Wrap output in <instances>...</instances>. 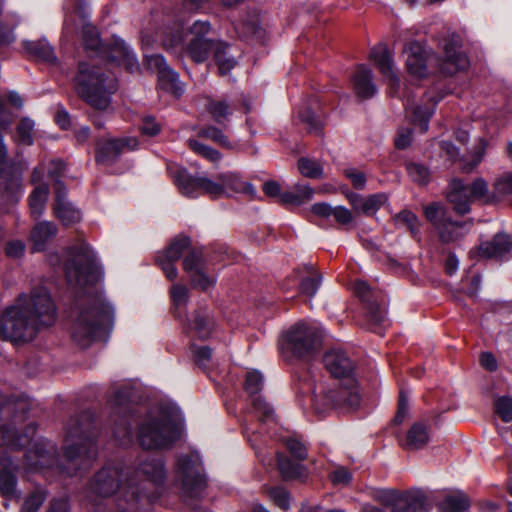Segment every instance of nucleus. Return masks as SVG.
Returning <instances> with one entry per match:
<instances>
[{"instance_id": "nucleus-49", "label": "nucleus", "mask_w": 512, "mask_h": 512, "mask_svg": "<svg viewBox=\"0 0 512 512\" xmlns=\"http://www.w3.org/2000/svg\"><path fill=\"white\" fill-rule=\"evenodd\" d=\"M171 299L175 309V315L181 317L182 310L188 303V289L184 285L175 284L171 288Z\"/></svg>"}, {"instance_id": "nucleus-8", "label": "nucleus", "mask_w": 512, "mask_h": 512, "mask_svg": "<svg viewBox=\"0 0 512 512\" xmlns=\"http://www.w3.org/2000/svg\"><path fill=\"white\" fill-rule=\"evenodd\" d=\"M65 430L64 458L67 462V473L72 476L88 469L96 459V431L93 413L86 410L72 416L67 422Z\"/></svg>"}, {"instance_id": "nucleus-2", "label": "nucleus", "mask_w": 512, "mask_h": 512, "mask_svg": "<svg viewBox=\"0 0 512 512\" xmlns=\"http://www.w3.org/2000/svg\"><path fill=\"white\" fill-rule=\"evenodd\" d=\"M56 320V307L45 287L21 293L15 303L5 309L0 319V334L14 344L33 340L38 332Z\"/></svg>"}, {"instance_id": "nucleus-60", "label": "nucleus", "mask_w": 512, "mask_h": 512, "mask_svg": "<svg viewBox=\"0 0 512 512\" xmlns=\"http://www.w3.org/2000/svg\"><path fill=\"white\" fill-rule=\"evenodd\" d=\"M486 143L484 140H480L477 145L473 148L471 154V160L463 165V170L470 172L473 170L482 160L485 154Z\"/></svg>"}, {"instance_id": "nucleus-23", "label": "nucleus", "mask_w": 512, "mask_h": 512, "mask_svg": "<svg viewBox=\"0 0 512 512\" xmlns=\"http://www.w3.org/2000/svg\"><path fill=\"white\" fill-rule=\"evenodd\" d=\"M183 269L191 284L202 291H208L216 283V277L207 258H183Z\"/></svg>"}, {"instance_id": "nucleus-20", "label": "nucleus", "mask_w": 512, "mask_h": 512, "mask_svg": "<svg viewBox=\"0 0 512 512\" xmlns=\"http://www.w3.org/2000/svg\"><path fill=\"white\" fill-rule=\"evenodd\" d=\"M144 62L149 70L157 73L159 84L163 89L177 97L184 94L185 85L180 80L179 74L167 64L162 55H145Z\"/></svg>"}, {"instance_id": "nucleus-44", "label": "nucleus", "mask_w": 512, "mask_h": 512, "mask_svg": "<svg viewBox=\"0 0 512 512\" xmlns=\"http://www.w3.org/2000/svg\"><path fill=\"white\" fill-rule=\"evenodd\" d=\"M298 170L302 176L311 179H320L323 176V165L318 160L302 157L297 163Z\"/></svg>"}, {"instance_id": "nucleus-46", "label": "nucleus", "mask_w": 512, "mask_h": 512, "mask_svg": "<svg viewBox=\"0 0 512 512\" xmlns=\"http://www.w3.org/2000/svg\"><path fill=\"white\" fill-rule=\"evenodd\" d=\"M311 272L308 276L304 277L300 283V291L302 294L313 297L318 292L321 284H322V275L313 269V267L310 268Z\"/></svg>"}, {"instance_id": "nucleus-53", "label": "nucleus", "mask_w": 512, "mask_h": 512, "mask_svg": "<svg viewBox=\"0 0 512 512\" xmlns=\"http://www.w3.org/2000/svg\"><path fill=\"white\" fill-rule=\"evenodd\" d=\"M409 177L416 183L423 185L428 182L429 170L419 163H408L406 166Z\"/></svg>"}, {"instance_id": "nucleus-11", "label": "nucleus", "mask_w": 512, "mask_h": 512, "mask_svg": "<svg viewBox=\"0 0 512 512\" xmlns=\"http://www.w3.org/2000/svg\"><path fill=\"white\" fill-rule=\"evenodd\" d=\"M82 39L84 48L89 57L100 58L108 63L123 66L127 71L134 73L140 65L133 49L120 37L113 36L111 43L104 44L95 26L83 19Z\"/></svg>"}, {"instance_id": "nucleus-14", "label": "nucleus", "mask_w": 512, "mask_h": 512, "mask_svg": "<svg viewBox=\"0 0 512 512\" xmlns=\"http://www.w3.org/2000/svg\"><path fill=\"white\" fill-rule=\"evenodd\" d=\"M123 471L117 466L106 465L90 481L86 490L87 501L97 512H102L103 502L119 492L123 498L131 496L128 476L122 481Z\"/></svg>"}, {"instance_id": "nucleus-7", "label": "nucleus", "mask_w": 512, "mask_h": 512, "mask_svg": "<svg viewBox=\"0 0 512 512\" xmlns=\"http://www.w3.org/2000/svg\"><path fill=\"white\" fill-rule=\"evenodd\" d=\"M443 58L428 53L418 41L408 43L404 48L406 67L410 75L423 78L427 75V66L436 62L443 76H453L469 67L467 56L461 51V38L455 33L449 34L442 42Z\"/></svg>"}, {"instance_id": "nucleus-43", "label": "nucleus", "mask_w": 512, "mask_h": 512, "mask_svg": "<svg viewBox=\"0 0 512 512\" xmlns=\"http://www.w3.org/2000/svg\"><path fill=\"white\" fill-rule=\"evenodd\" d=\"M206 109L214 121L220 125L229 120L234 110L226 100H209Z\"/></svg>"}, {"instance_id": "nucleus-42", "label": "nucleus", "mask_w": 512, "mask_h": 512, "mask_svg": "<svg viewBox=\"0 0 512 512\" xmlns=\"http://www.w3.org/2000/svg\"><path fill=\"white\" fill-rule=\"evenodd\" d=\"M429 435L427 428L422 423H415L407 433L404 444L407 450H418L427 444Z\"/></svg>"}, {"instance_id": "nucleus-3", "label": "nucleus", "mask_w": 512, "mask_h": 512, "mask_svg": "<svg viewBox=\"0 0 512 512\" xmlns=\"http://www.w3.org/2000/svg\"><path fill=\"white\" fill-rule=\"evenodd\" d=\"M323 364L333 377L340 379L337 389L326 392L321 390L323 395H318L317 387L308 382L300 387L299 393H311V405L318 413H324L334 406H347L352 409L359 407L361 394L354 377V363L346 352L341 349L327 351L323 356Z\"/></svg>"}, {"instance_id": "nucleus-39", "label": "nucleus", "mask_w": 512, "mask_h": 512, "mask_svg": "<svg viewBox=\"0 0 512 512\" xmlns=\"http://www.w3.org/2000/svg\"><path fill=\"white\" fill-rule=\"evenodd\" d=\"M314 190L310 185L297 184L292 190L284 191L281 194L283 205L300 206L312 199Z\"/></svg>"}, {"instance_id": "nucleus-33", "label": "nucleus", "mask_w": 512, "mask_h": 512, "mask_svg": "<svg viewBox=\"0 0 512 512\" xmlns=\"http://www.w3.org/2000/svg\"><path fill=\"white\" fill-rule=\"evenodd\" d=\"M41 443L33 442L32 446L25 454V459L30 469L38 470L48 468L54 463L55 449L53 446L50 449H42Z\"/></svg>"}, {"instance_id": "nucleus-16", "label": "nucleus", "mask_w": 512, "mask_h": 512, "mask_svg": "<svg viewBox=\"0 0 512 512\" xmlns=\"http://www.w3.org/2000/svg\"><path fill=\"white\" fill-rule=\"evenodd\" d=\"M176 477L182 483V490L186 500L202 497L207 481L198 452L191 451L177 457Z\"/></svg>"}, {"instance_id": "nucleus-18", "label": "nucleus", "mask_w": 512, "mask_h": 512, "mask_svg": "<svg viewBox=\"0 0 512 512\" xmlns=\"http://www.w3.org/2000/svg\"><path fill=\"white\" fill-rule=\"evenodd\" d=\"M442 83L438 82L433 88L429 89L424 96L421 104L406 103V113L412 124L418 127L420 132L425 133L429 129V121L434 114L437 103L451 91H443Z\"/></svg>"}, {"instance_id": "nucleus-61", "label": "nucleus", "mask_w": 512, "mask_h": 512, "mask_svg": "<svg viewBox=\"0 0 512 512\" xmlns=\"http://www.w3.org/2000/svg\"><path fill=\"white\" fill-rule=\"evenodd\" d=\"M352 478V473L343 466H337L329 473V479L333 485H348Z\"/></svg>"}, {"instance_id": "nucleus-62", "label": "nucleus", "mask_w": 512, "mask_h": 512, "mask_svg": "<svg viewBox=\"0 0 512 512\" xmlns=\"http://www.w3.org/2000/svg\"><path fill=\"white\" fill-rule=\"evenodd\" d=\"M179 259L180 258H156L155 264L164 272L168 279L174 280L177 276L175 260Z\"/></svg>"}, {"instance_id": "nucleus-22", "label": "nucleus", "mask_w": 512, "mask_h": 512, "mask_svg": "<svg viewBox=\"0 0 512 512\" xmlns=\"http://www.w3.org/2000/svg\"><path fill=\"white\" fill-rule=\"evenodd\" d=\"M138 147V139L132 136L100 141L97 145L96 160L103 165H111L121 154L134 151Z\"/></svg>"}, {"instance_id": "nucleus-58", "label": "nucleus", "mask_w": 512, "mask_h": 512, "mask_svg": "<svg viewBox=\"0 0 512 512\" xmlns=\"http://www.w3.org/2000/svg\"><path fill=\"white\" fill-rule=\"evenodd\" d=\"M495 411L504 422L512 421V398L508 396L500 397L495 402Z\"/></svg>"}, {"instance_id": "nucleus-51", "label": "nucleus", "mask_w": 512, "mask_h": 512, "mask_svg": "<svg viewBox=\"0 0 512 512\" xmlns=\"http://www.w3.org/2000/svg\"><path fill=\"white\" fill-rule=\"evenodd\" d=\"M188 144L191 150L213 163L219 162L222 158L219 151L199 142L198 140L190 139Z\"/></svg>"}, {"instance_id": "nucleus-63", "label": "nucleus", "mask_w": 512, "mask_h": 512, "mask_svg": "<svg viewBox=\"0 0 512 512\" xmlns=\"http://www.w3.org/2000/svg\"><path fill=\"white\" fill-rule=\"evenodd\" d=\"M344 175L351 181L355 189H363L366 185V176L355 168H346Z\"/></svg>"}, {"instance_id": "nucleus-26", "label": "nucleus", "mask_w": 512, "mask_h": 512, "mask_svg": "<svg viewBox=\"0 0 512 512\" xmlns=\"http://www.w3.org/2000/svg\"><path fill=\"white\" fill-rule=\"evenodd\" d=\"M311 211L314 215L322 218L333 217L342 227L348 229L353 226L354 216L345 206H332L326 202H318L312 205Z\"/></svg>"}, {"instance_id": "nucleus-10", "label": "nucleus", "mask_w": 512, "mask_h": 512, "mask_svg": "<svg viewBox=\"0 0 512 512\" xmlns=\"http://www.w3.org/2000/svg\"><path fill=\"white\" fill-rule=\"evenodd\" d=\"M166 479V465L162 457L147 456L141 459L133 473L128 475L133 501L153 503L161 495Z\"/></svg>"}, {"instance_id": "nucleus-32", "label": "nucleus", "mask_w": 512, "mask_h": 512, "mask_svg": "<svg viewBox=\"0 0 512 512\" xmlns=\"http://www.w3.org/2000/svg\"><path fill=\"white\" fill-rule=\"evenodd\" d=\"M512 251V241L508 234L499 232L490 240L479 244L478 256H505Z\"/></svg>"}, {"instance_id": "nucleus-4", "label": "nucleus", "mask_w": 512, "mask_h": 512, "mask_svg": "<svg viewBox=\"0 0 512 512\" xmlns=\"http://www.w3.org/2000/svg\"><path fill=\"white\" fill-rule=\"evenodd\" d=\"M184 417L175 405L159 404L145 414L137 428V441L144 450L172 448L183 434Z\"/></svg>"}, {"instance_id": "nucleus-9", "label": "nucleus", "mask_w": 512, "mask_h": 512, "mask_svg": "<svg viewBox=\"0 0 512 512\" xmlns=\"http://www.w3.org/2000/svg\"><path fill=\"white\" fill-rule=\"evenodd\" d=\"M74 85L79 96L97 110H106L117 90L115 78L92 62L79 63Z\"/></svg>"}, {"instance_id": "nucleus-31", "label": "nucleus", "mask_w": 512, "mask_h": 512, "mask_svg": "<svg viewBox=\"0 0 512 512\" xmlns=\"http://www.w3.org/2000/svg\"><path fill=\"white\" fill-rule=\"evenodd\" d=\"M352 82L355 93L362 99L371 98L377 93L372 70L365 65L358 66L352 77Z\"/></svg>"}, {"instance_id": "nucleus-21", "label": "nucleus", "mask_w": 512, "mask_h": 512, "mask_svg": "<svg viewBox=\"0 0 512 512\" xmlns=\"http://www.w3.org/2000/svg\"><path fill=\"white\" fill-rule=\"evenodd\" d=\"M382 500L387 506H397L403 503L406 507L403 512H425L431 509V503L421 489H412L404 494H400L396 490H386L382 493Z\"/></svg>"}, {"instance_id": "nucleus-19", "label": "nucleus", "mask_w": 512, "mask_h": 512, "mask_svg": "<svg viewBox=\"0 0 512 512\" xmlns=\"http://www.w3.org/2000/svg\"><path fill=\"white\" fill-rule=\"evenodd\" d=\"M355 294L363 302L366 317L373 327L384 326L387 322V310L383 296L363 280L354 284Z\"/></svg>"}, {"instance_id": "nucleus-59", "label": "nucleus", "mask_w": 512, "mask_h": 512, "mask_svg": "<svg viewBox=\"0 0 512 512\" xmlns=\"http://www.w3.org/2000/svg\"><path fill=\"white\" fill-rule=\"evenodd\" d=\"M67 252L68 256H95L94 249L84 239L75 240Z\"/></svg>"}, {"instance_id": "nucleus-47", "label": "nucleus", "mask_w": 512, "mask_h": 512, "mask_svg": "<svg viewBox=\"0 0 512 512\" xmlns=\"http://www.w3.org/2000/svg\"><path fill=\"white\" fill-rule=\"evenodd\" d=\"M198 135L208 138L227 149H234L235 147L221 129L212 125L200 129Z\"/></svg>"}, {"instance_id": "nucleus-64", "label": "nucleus", "mask_w": 512, "mask_h": 512, "mask_svg": "<svg viewBox=\"0 0 512 512\" xmlns=\"http://www.w3.org/2000/svg\"><path fill=\"white\" fill-rule=\"evenodd\" d=\"M139 129L143 135L152 137L160 132V125L152 116H146L143 118Z\"/></svg>"}, {"instance_id": "nucleus-50", "label": "nucleus", "mask_w": 512, "mask_h": 512, "mask_svg": "<svg viewBox=\"0 0 512 512\" xmlns=\"http://www.w3.org/2000/svg\"><path fill=\"white\" fill-rule=\"evenodd\" d=\"M34 126L35 123L32 119L24 117L17 126L16 141L24 145H31L33 143Z\"/></svg>"}, {"instance_id": "nucleus-45", "label": "nucleus", "mask_w": 512, "mask_h": 512, "mask_svg": "<svg viewBox=\"0 0 512 512\" xmlns=\"http://www.w3.org/2000/svg\"><path fill=\"white\" fill-rule=\"evenodd\" d=\"M190 352L195 364L203 370L211 367L212 349L207 345L192 344Z\"/></svg>"}, {"instance_id": "nucleus-30", "label": "nucleus", "mask_w": 512, "mask_h": 512, "mask_svg": "<svg viewBox=\"0 0 512 512\" xmlns=\"http://www.w3.org/2000/svg\"><path fill=\"white\" fill-rule=\"evenodd\" d=\"M234 28L241 38L262 40L264 31L260 24V15L256 10L248 11L234 24Z\"/></svg>"}, {"instance_id": "nucleus-41", "label": "nucleus", "mask_w": 512, "mask_h": 512, "mask_svg": "<svg viewBox=\"0 0 512 512\" xmlns=\"http://www.w3.org/2000/svg\"><path fill=\"white\" fill-rule=\"evenodd\" d=\"M471 506L470 499L463 492L446 496L439 504L442 512H464Z\"/></svg>"}, {"instance_id": "nucleus-52", "label": "nucleus", "mask_w": 512, "mask_h": 512, "mask_svg": "<svg viewBox=\"0 0 512 512\" xmlns=\"http://www.w3.org/2000/svg\"><path fill=\"white\" fill-rule=\"evenodd\" d=\"M291 455L299 461L306 459V445L296 436H287L281 438Z\"/></svg>"}, {"instance_id": "nucleus-25", "label": "nucleus", "mask_w": 512, "mask_h": 512, "mask_svg": "<svg viewBox=\"0 0 512 512\" xmlns=\"http://www.w3.org/2000/svg\"><path fill=\"white\" fill-rule=\"evenodd\" d=\"M54 214L63 225L69 226L81 220V212L68 199L67 190L62 181H56Z\"/></svg>"}, {"instance_id": "nucleus-27", "label": "nucleus", "mask_w": 512, "mask_h": 512, "mask_svg": "<svg viewBox=\"0 0 512 512\" xmlns=\"http://www.w3.org/2000/svg\"><path fill=\"white\" fill-rule=\"evenodd\" d=\"M348 200L356 212L372 216L387 203L388 196L385 193H375L364 197L360 194L351 193L348 196Z\"/></svg>"}, {"instance_id": "nucleus-35", "label": "nucleus", "mask_w": 512, "mask_h": 512, "mask_svg": "<svg viewBox=\"0 0 512 512\" xmlns=\"http://www.w3.org/2000/svg\"><path fill=\"white\" fill-rule=\"evenodd\" d=\"M58 228L51 221H40L31 230L30 240L33 244L32 253L43 252L48 240L57 234Z\"/></svg>"}, {"instance_id": "nucleus-29", "label": "nucleus", "mask_w": 512, "mask_h": 512, "mask_svg": "<svg viewBox=\"0 0 512 512\" xmlns=\"http://www.w3.org/2000/svg\"><path fill=\"white\" fill-rule=\"evenodd\" d=\"M447 199L453 205L456 213L464 215L470 211L472 199L468 184H465L462 180L454 179L451 181Z\"/></svg>"}, {"instance_id": "nucleus-13", "label": "nucleus", "mask_w": 512, "mask_h": 512, "mask_svg": "<svg viewBox=\"0 0 512 512\" xmlns=\"http://www.w3.org/2000/svg\"><path fill=\"white\" fill-rule=\"evenodd\" d=\"M140 398L138 389L132 383L119 386L110 398L111 435L115 443L127 447L133 443L132 420L134 412L131 404Z\"/></svg>"}, {"instance_id": "nucleus-55", "label": "nucleus", "mask_w": 512, "mask_h": 512, "mask_svg": "<svg viewBox=\"0 0 512 512\" xmlns=\"http://www.w3.org/2000/svg\"><path fill=\"white\" fill-rule=\"evenodd\" d=\"M468 190L472 201L474 200H488V186L484 179L477 178L471 184H468Z\"/></svg>"}, {"instance_id": "nucleus-56", "label": "nucleus", "mask_w": 512, "mask_h": 512, "mask_svg": "<svg viewBox=\"0 0 512 512\" xmlns=\"http://www.w3.org/2000/svg\"><path fill=\"white\" fill-rule=\"evenodd\" d=\"M46 492L42 489L35 490L24 502L23 511L37 512L46 499Z\"/></svg>"}, {"instance_id": "nucleus-28", "label": "nucleus", "mask_w": 512, "mask_h": 512, "mask_svg": "<svg viewBox=\"0 0 512 512\" xmlns=\"http://www.w3.org/2000/svg\"><path fill=\"white\" fill-rule=\"evenodd\" d=\"M190 328L202 340L210 338L217 332L214 314L208 308H200L189 321Z\"/></svg>"}, {"instance_id": "nucleus-17", "label": "nucleus", "mask_w": 512, "mask_h": 512, "mask_svg": "<svg viewBox=\"0 0 512 512\" xmlns=\"http://www.w3.org/2000/svg\"><path fill=\"white\" fill-rule=\"evenodd\" d=\"M426 219L434 226L442 243H452L463 238L470 230V223L451 220L440 203L434 202L424 206Z\"/></svg>"}, {"instance_id": "nucleus-36", "label": "nucleus", "mask_w": 512, "mask_h": 512, "mask_svg": "<svg viewBox=\"0 0 512 512\" xmlns=\"http://www.w3.org/2000/svg\"><path fill=\"white\" fill-rule=\"evenodd\" d=\"M212 56L218 68V73L221 76L228 75L238 63L235 56L231 53V46L221 39L216 41Z\"/></svg>"}, {"instance_id": "nucleus-48", "label": "nucleus", "mask_w": 512, "mask_h": 512, "mask_svg": "<svg viewBox=\"0 0 512 512\" xmlns=\"http://www.w3.org/2000/svg\"><path fill=\"white\" fill-rule=\"evenodd\" d=\"M397 225H403L409 229L414 238H418L420 233V222L416 214L409 210H403L395 216Z\"/></svg>"}, {"instance_id": "nucleus-12", "label": "nucleus", "mask_w": 512, "mask_h": 512, "mask_svg": "<svg viewBox=\"0 0 512 512\" xmlns=\"http://www.w3.org/2000/svg\"><path fill=\"white\" fill-rule=\"evenodd\" d=\"M263 375L258 370H251L246 373L244 390L252 398V412L258 419L260 430L255 429L254 425L244 418L242 428L245 437L253 449L258 450L259 442L262 439V433H270V429L276 426L277 420L273 407L258 393L263 388ZM258 454V451H256Z\"/></svg>"}, {"instance_id": "nucleus-54", "label": "nucleus", "mask_w": 512, "mask_h": 512, "mask_svg": "<svg viewBox=\"0 0 512 512\" xmlns=\"http://www.w3.org/2000/svg\"><path fill=\"white\" fill-rule=\"evenodd\" d=\"M298 117L303 123L307 124L310 132L319 133L321 131V120L309 107H306L303 111H299Z\"/></svg>"}, {"instance_id": "nucleus-24", "label": "nucleus", "mask_w": 512, "mask_h": 512, "mask_svg": "<svg viewBox=\"0 0 512 512\" xmlns=\"http://www.w3.org/2000/svg\"><path fill=\"white\" fill-rule=\"evenodd\" d=\"M370 58L374 61L380 73L388 81L390 94L397 95L400 89V79L394 69V62L388 48L379 44L370 51Z\"/></svg>"}, {"instance_id": "nucleus-15", "label": "nucleus", "mask_w": 512, "mask_h": 512, "mask_svg": "<svg viewBox=\"0 0 512 512\" xmlns=\"http://www.w3.org/2000/svg\"><path fill=\"white\" fill-rule=\"evenodd\" d=\"M321 334L314 324L298 323L292 326L280 342L282 356L290 361L312 355L320 345Z\"/></svg>"}, {"instance_id": "nucleus-38", "label": "nucleus", "mask_w": 512, "mask_h": 512, "mask_svg": "<svg viewBox=\"0 0 512 512\" xmlns=\"http://www.w3.org/2000/svg\"><path fill=\"white\" fill-rule=\"evenodd\" d=\"M277 464L279 472L285 480H304L307 477V470L299 460L292 461L285 455L277 453Z\"/></svg>"}, {"instance_id": "nucleus-57", "label": "nucleus", "mask_w": 512, "mask_h": 512, "mask_svg": "<svg viewBox=\"0 0 512 512\" xmlns=\"http://www.w3.org/2000/svg\"><path fill=\"white\" fill-rule=\"evenodd\" d=\"M271 500L282 510L287 511L290 509V495L282 487H273L269 490Z\"/></svg>"}, {"instance_id": "nucleus-37", "label": "nucleus", "mask_w": 512, "mask_h": 512, "mask_svg": "<svg viewBox=\"0 0 512 512\" xmlns=\"http://www.w3.org/2000/svg\"><path fill=\"white\" fill-rule=\"evenodd\" d=\"M23 48L37 60L45 62L49 65L56 66L58 59L54 54L53 48L45 39L37 41H24Z\"/></svg>"}, {"instance_id": "nucleus-34", "label": "nucleus", "mask_w": 512, "mask_h": 512, "mask_svg": "<svg viewBox=\"0 0 512 512\" xmlns=\"http://www.w3.org/2000/svg\"><path fill=\"white\" fill-rule=\"evenodd\" d=\"M207 253L203 246H192L190 237L186 235H177L164 248L162 256H201Z\"/></svg>"}, {"instance_id": "nucleus-5", "label": "nucleus", "mask_w": 512, "mask_h": 512, "mask_svg": "<svg viewBox=\"0 0 512 512\" xmlns=\"http://www.w3.org/2000/svg\"><path fill=\"white\" fill-rule=\"evenodd\" d=\"M167 169L179 192L188 198H197L201 193H206L213 198L230 196L234 193L251 197L256 195L254 186L245 181L238 172L220 173L217 181H213L206 177L193 176L185 168L176 164H169Z\"/></svg>"}, {"instance_id": "nucleus-40", "label": "nucleus", "mask_w": 512, "mask_h": 512, "mask_svg": "<svg viewBox=\"0 0 512 512\" xmlns=\"http://www.w3.org/2000/svg\"><path fill=\"white\" fill-rule=\"evenodd\" d=\"M49 195V187L46 184H40L32 191L29 196V207L33 218L42 216Z\"/></svg>"}, {"instance_id": "nucleus-6", "label": "nucleus", "mask_w": 512, "mask_h": 512, "mask_svg": "<svg viewBox=\"0 0 512 512\" xmlns=\"http://www.w3.org/2000/svg\"><path fill=\"white\" fill-rule=\"evenodd\" d=\"M212 26L209 21L197 20L188 31L182 24L161 28L156 38L164 48L172 53L185 54L193 62L204 63L212 55L218 38L210 37Z\"/></svg>"}, {"instance_id": "nucleus-1", "label": "nucleus", "mask_w": 512, "mask_h": 512, "mask_svg": "<svg viewBox=\"0 0 512 512\" xmlns=\"http://www.w3.org/2000/svg\"><path fill=\"white\" fill-rule=\"evenodd\" d=\"M64 266L68 283L79 288L73 340L81 348L96 341L106 342L114 326L115 309L103 293L102 265L97 258H67Z\"/></svg>"}]
</instances>
